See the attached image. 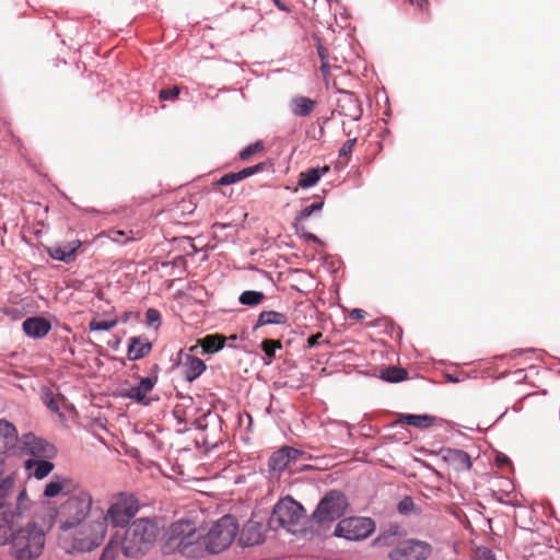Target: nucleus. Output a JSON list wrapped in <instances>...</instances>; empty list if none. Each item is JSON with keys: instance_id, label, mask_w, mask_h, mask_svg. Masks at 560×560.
Returning <instances> with one entry per match:
<instances>
[{"instance_id": "obj_1", "label": "nucleus", "mask_w": 560, "mask_h": 560, "mask_svg": "<svg viewBox=\"0 0 560 560\" xmlns=\"http://www.w3.org/2000/svg\"><path fill=\"white\" fill-rule=\"evenodd\" d=\"M106 528L103 521H86L69 532H60L59 544L67 553L89 552L103 542Z\"/></svg>"}, {"instance_id": "obj_2", "label": "nucleus", "mask_w": 560, "mask_h": 560, "mask_svg": "<svg viewBox=\"0 0 560 560\" xmlns=\"http://www.w3.org/2000/svg\"><path fill=\"white\" fill-rule=\"evenodd\" d=\"M92 505L93 495L80 486L58 508L59 532H69V529L89 521Z\"/></svg>"}, {"instance_id": "obj_3", "label": "nucleus", "mask_w": 560, "mask_h": 560, "mask_svg": "<svg viewBox=\"0 0 560 560\" xmlns=\"http://www.w3.org/2000/svg\"><path fill=\"white\" fill-rule=\"evenodd\" d=\"M158 536L155 524L148 518H139L127 528L120 542V549L127 558H138L144 555Z\"/></svg>"}, {"instance_id": "obj_4", "label": "nucleus", "mask_w": 560, "mask_h": 560, "mask_svg": "<svg viewBox=\"0 0 560 560\" xmlns=\"http://www.w3.org/2000/svg\"><path fill=\"white\" fill-rule=\"evenodd\" d=\"M45 547V532L35 522L16 529L10 551L18 560H34Z\"/></svg>"}, {"instance_id": "obj_5", "label": "nucleus", "mask_w": 560, "mask_h": 560, "mask_svg": "<svg viewBox=\"0 0 560 560\" xmlns=\"http://www.w3.org/2000/svg\"><path fill=\"white\" fill-rule=\"evenodd\" d=\"M238 533V524L232 515H224L214 522L202 541L210 553H219L226 549Z\"/></svg>"}, {"instance_id": "obj_6", "label": "nucleus", "mask_w": 560, "mask_h": 560, "mask_svg": "<svg viewBox=\"0 0 560 560\" xmlns=\"http://www.w3.org/2000/svg\"><path fill=\"white\" fill-rule=\"evenodd\" d=\"M305 517V510L291 497L280 500L273 508L269 524L273 528H284L295 533Z\"/></svg>"}, {"instance_id": "obj_7", "label": "nucleus", "mask_w": 560, "mask_h": 560, "mask_svg": "<svg viewBox=\"0 0 560 560\" xmlns=\"http://www.w3.org/2000/svg\"><path fill=\"white\" fill-rule=\"evenodd\" d=\"M138 511L139 503L133 495L119 493L106 511L103 522H108L113 527H125Z\"/></svg>"}, {"instance_id": "obj_8", "label": "nucleus", "mask_w": 560, "mask_h": 560, "mask_svg": "<svg viewBox=\"0 0 560 560\" xmlns=\"http://www.w3.org/2000/svg\"><path fill=\"white\" fill-rule=\"evenodd\" d=\"M346 508L345 495L338 491H330L320 500L313 513V518L317 523L334 522L345 514Z\"/></svg>"}, {"instance_id": "obj_9", "label": "nucleus", "mask_w": 560, "mask_h": 560, "mask_svg": "<svg viewBox=\"0 0 560 560\" xmlns=\"http://www.w3.org/2000/svg\"><path fill=\"white\" fill-rule=\"evenodd\" d=\"M375 529L374 522L369 517H348L335 527L334 535L347 540H362Z\"/></svg>"}, {"instance_id": "obj_10", "label": "nucleus", "mask_w": 560, "mask_h": 560, "mask_svg": "<svg viewBox=\"0 0 560 560\" xmlns=\"http://www.w3.org/2000/svg\"><path fill=\"white\" fill-rule=\"evenodd\" d=\"M431 546L421 540L400 541L389 553L390 560H425L431 555Z\"/></svg>"}, {"instance_id": "obj_11", "label": "nucleus", "mask_w": 560, "mask_h": 560, "mask_svg": "<svg viewBox=\"0 0 560 560\" xmlns=\"http://www.w3.org/2000/svg\"><path fill=\"white\" fill-rule=\"evenodd\" d=\"M168 539L175 548L185 551L198 539L194 523L186 520L173 523L168 530Z\"/></svg>"}, {"instance_id": "obj_12", "label": "nucleus", "mask_w": 560, "mask_h": 560, "mask_svg": "<svg viewBox=\"0 0 560 560\" xmlns=\"http://www.w3.org/2000/svg\"><path fill=\"white\" fill-rule=\"evenodd\" d=\"M20 448L22 454L32 455L34 457L33 459L51 458L56 454L54 445L40 438H37L33 433H26L22 436Z\"/></svg>"}, {"instance_id": "obj_13", "label": "nucleus", "mask_w": 560, "mask_h": 560, "mask_svg": "<svg viewBox=\"0 0 560 560\" xmlns=\"http://www.w3.org/2000/svg\"><path fill=\"white\" fill-rule=\"evenodd\" d=\"M79 487L80 485L73 481L71 478L54 475L51 480L46 483L43 495L49 499L56 498L60 494L70 495Z\"/></svg>"}, {"instance_id": "obj_14", "label": "nucleus", "mask_w": 560, "mask_h": 560, "mask_svg": "<svg viewBox=\"0 0 560 560\" xmlns=\"http://www.w3.org/2000/svg\"><path fill=\"white\" fill-rule=\"evenodd\" d=\"M338 112L350 120H359L362 116V108L359 100L353 93L341 92L338 98Z\"/></svg>"}, {"instance_id": "obj_15", "label": "nucleus", "mask_w": 560, "mask_h": 560, "mask_svg": "<svg viewBox=\"0 0 560 560\" xmlns=\"http://www.w3.org/2000/svg\"><path fill=\"white\" fill-rule=\"evenodd\" d=\"M302 453L294 448V447H291V446H282L280 450H278L277 452H275L271 457L269 458V463H268V466H269V469L272 470V471H283L287 466L293 462V460H296V458L301 455Z\"/></svg>"}, {"instance_id": "obj_16", "label": "nucleus", "mask_w": 560, "mask_h": 560, "mask_svg": "<svg viewBox=\"0 0 560 560\" xmlns=\"http://www.w3.org/2000/svg\"><path fill=\"white\" fill-rule=\"evenodd\" d=\"M435 420L436 418L430 415L402 413L393 422L387 423V429L404 427L405 424L412 425L418 429H427L432 427L435 423Z\"/></svg>"}, {"instance_id": "obj_17", "label": "nucleus", "mask_w": 560, "mask_h": 560, "mask_svg": "<svg viewBox=\"0 0 560 560\" xmlns=\"http://www.w3.org/2000/svg\"><path fill=\"white\" fill-rule=\"evenodd\" d=\"M51 329V324L48 319L40 316H33L26 318L22 324L23 332L32 339L44 338Z\"/></svg>"}, {"instance_id": "obj_18", "label": "nucleus", "mask_w": 560, "mask_h": 560, "mask_svg": "<svg viewBox=\"0 0 560 560\" xmlns=\"http://www.w3.org/2000/svg\"><path fill=\"white\" fill-rule=\"evenodd\" d=\"M156 384L155 377H144L136 386L126 389L121 396L132 399L137 402H144L147 395L153 389Z\"/></svg>"}, {"instance_id": "obj_19", "label": "nucleus", "mask_w": 560, "mask_h": 560, "mask_svg": "<svg viewBox=\"0 0 560 560\" xmlns=\"http://www.w3.org/2000/svg\"><path fill=\"white\" fill-rule=\"evenodd\" d=\"M316 102L310 97L295 95L290 98L288 106L290 113L295 117H306L315 108Z\"/></svg>"}, {"instance_id": "obj_20", "label": "nucleus", "mask_w": 560, "mask_h": 560, "mask_svg": "<svg viewBox=\"0 0 560 560\" xmlns=\"http://www.w3.org/2000/svg\"><path fill=\"white\" fill-rule=\"evenodd\" d=\"M443 458L456 469H470L471 460L468 453L457 448L442 450Z\"/></svg>"}, {"instance_id": "obj_21", "label": "nucleus", "mask_w": 560, "mask_h": 560, "mask_svg": "<svg viewBox=\"0 0 560 560\" xmlns=\"http://www.w3.org/2000/svg\"><path fill=\"white\" fill-rule=\"evenodd\" d=\"M4 474V459L0 458V510L3 509L12 495L15 478Z\"/></svg>"}, {"instance_id": "obj_22", "label": "nucleus", "mask_w": 560, "mask_h": 560, "mask_svg": "<svg viewBox=\"0 0 560 560\" xmlns=\"http://www.w3.org/2000/svg\"><path fill=\"white\" fill-rule=\"evenodd\" d=\"M262 541L261 526L258 523H247L240 535V542L245 546L258 545Z\"/></svg>"}, {"instance_id": "obj_23", "label": "nucleus", "mask_w": 560, "mask_h": 560, "mask_svg": "<svg viewBox=\"0 0 560 560\" xmlns=\"http://www.w3.org/2000/svg\"><path fill=\"white\" fill-rule=\"evenodd\" d=\"M14 514L3 512L0 514V546L10 545L12 546L13 537L15 536L16 529L13 528Z\"/></svg>"}, {"instance_id": "obj_24", "label": "nucleus", "mask_w": 560, "mask_h": 560, "mask_svg": "<svg viewBox=\"0 0 560 560\" xmlns=\"http://www.w3.org/2000/svg\"><path fill=\"white\" fill-rule=\"evenodd\" d=\"M26 469H32V475L42 480L46 478L52 470L54 464L48 458L27 459L25 460Z\"/></svg>"}, {"instance_id": "obj_25", "label": "nucleus", "mask_w": 560, "mask_h": 560, "mask_svg": "<svg viewBox=\"0 0 560 560\" xmlns=\"http://www.w3.org/2000/svg\"><path fill=\"white\" fill-rule=\"evenodd\" d=\"M328 172V166L308 168L300 174L298 184L301 188H311L315 186L320 179V177L327 174Z\"/></svg>"}, {"instance_id": "obj_26", "label": "nucleus", "mask_w": 560, "mask_h": 560, "mask_svg": "<svg viewBox=\"0 0 560 560\" xmlns=\"http://www.w3.org/2000/svg\"><path fill=\"white\" fill-rule=\"evenodd\" d=\"M184 369L185 378L192 382L205 372L206 364L201 359L187 354Z\"/></svg>"}, {"instance_id": "obj_27", "label": "nucleus", "mask_w": 560, "mask_h": 560, "mask_svg": "<svg viewBox=\"0 0 560 560\" xmlns=\"http://www.w3.org/2000/svg\"><path fill=\"white\" fill-rule=\"evenodd\" d=\"M288 323V316L277 311H264L259 314L254 329L266 325H284Z\"/></svg>"}, {"instance_id": "obj_28", "label": "nucleus", "mask_w": 560, "mask_h": 560, "mask_svg": "<svg viewBox=\"0 0 560 560\" xmlns=\"http://www.w3.org/2000/svg\"><path fill=\"white\" fill-rule=\"evenodd\" d=\"M151 350V343L142 341L137 337L130 339L127 355L130 361H137L145 357Z\"/></svg>"}, {"instance_id": "obj_29", "label": "nucleus", "mask_w": 560, "mask_h": 560, "mask_svg": "<svg viewBox=\"0 0 560 560\" xmlns=\"http://www.w3.org/2000/svg\"><path fill=\"white\" fill-rule=\"evenodd\" d=\"M79 246L80 242H78L75 245L68 244L66 246H55L48 248V254L55 260L69 262L72 259Z\"/></svg>"}, {"instance_id": "obj_30", "label": "nucleus", "mask_w": 560, "mask_h": 560, "mask_svg": "<svg viewBox=\"0 0 560 560\" xmlns=\"http://www.w3.org/2000/svg\"><path fill=\"white\" fill-rule=\"evenodd\" d=\"M324 207V201L314 202L304 207L295 217L293 228L296 233H300L301 224L304 223L313 213L319 212Z\"/></svg>"}, {"instance_id": "obj_31", "label": "nucleus", "mask_w": 560, "mask_h": 560, "mask_svg": "<svg viewBox=\"0 0 560 560\" xmlns=\"http://www.w3.org/2000/svg\"><path fill=\"white\" fill-rule=\"evenodd\" d=\"M225 339L219 335H208L201 341L203 353H215L224 347Z\"/></svg>"}, {"instance_id": "obj_32", "label": "nucleus", "mask_w": 560, "mask_h": 560, "mask_svg": "<svg viewBox=\"0 0 560 560\" xmlns=\"http://www.w3.org/2000/svg\"><path fill=\"white\" fill-rule=\"evenodd\" d=\"M265 300V294L260 291L246 290L238 296V302L245 306H257Z\"/></svg>"}, {"instance_id": "obj_33", "label": "nucleus", "mask_w": 560, "mask_h": 560, "mask_svg": "<svg viewBox=\"0 0 560 560\" xmlns=\"http://www.w3.org/2000/svg\"><path fill=\"white\" fill-rule=\"evenodd\" d=\"M282 345L279 340L273 339H265L261 342V350L265 352L267 360L265 361V364L269 365L271 364L272 360L276 357V350L281 349Z\"/></svg>"}, {"instance_id": "obj_34", "label": "nucleus", "mask_w": 560, "mask_h": 560, "mask_svg": "<svg viewBox=\"0 0 560 560\" xmlns=\"http://www.w3.org/2000/svg\"><path fill=\"white\" fill-rule=\"evenodd\" d=\"M31 500L27 497L26 489H22L18 493L16 498V506H15V515L22 516L26 511L31 508Z\"/></svg>"}, {"instance_id": "obj_35", "label": "nucleus", "mask_w": 560, "mask_h": 560, "mask_svg": "<svg viewBox=\"0 0 560 560\" xmlns=\"http://www.w3.org/2000/svg\"><path fill=\"white\" fill-rule=\"evenodd\" d=\"M408 372L404 368L387 366V383H399L407 378Z\"/></svg>"}, {"instance_id": "obj_36", "label": "nucleus", "mask_w": 560, "mask_h": 560, "mask_svg": "<svg viewBox=\"0 0 560 560\" xmlns=\"http://www.w3.org/2000/svg\"><path fill=\"white\" fill-rule=\"evenodd\" d=\"M117 324L118 320L116 318L107 320L92 319L89 324V327L92 331H108L113 329Z\"/></svg>"}, {"instance_id": "obj_37", "label": "nucleus", "mask_w": 560, "mask_h": 560, "mask_svg": "<svg viewBox=\"0 0 560 560\" xmlns=\"http://www.w3.org/2000/svg\"><path fill=\"white\" fill-rule=\"evenodd\" d=\"M119 552V545L114 539H110L105 546L100 560H115Z\"/></svg>"}, {"instance_id": "obj_38", "label": "nucleus", "mask_w": 560, "mask_h": 560, "mask_svg": "<svg viewBox=\"0 0 560 560\" xmlns=\"http://www.w3.org/2000/svg\"><path fill=\"white\" fill-rule=\"evenodd\" d=\"M415 510V502L411 497L406 495L397 504V511L401 515H409Z\"/></svg>"}, {"instance_id": "obj_39", "label": "nucleus", "mask_w": 560, "mask_h": 560, "mask_svg": "<svg viewBox=\"0 0 560 560\" xmlns=\"http://www.w3.org/2000/svg\"><path fill=\"white\" fill-rule=\"evenodd\" d=\"M264 149V145L260 141H257L253 144L247 145L240 152V159L245 161L248 160L253 154L261 151Z\"/></svg>"}, {"instance_id": "obj_40", "label": "nucleus", "mask_w": 560, "mask_h": 560, "mask_svg": "<svg viewBox=\"0 0 560 560\" xmlns=\"http://www.w3.org/2000/svg\"><path fill=\"white\" fill-rule=\"evenodd\" d=\"M145 323L150 327L158 328L161 324V314L155 308H148L145 312Z\"/></svg>"}, {"instance_id": "obj_41", "label": "nucleus", "mask_w": 560, "mask_h": 560, "mask_svg": "<svg viewBox=\"0 0 560 560\" xmlns=\"http://www.w3.org/2000/svg\"><path fill=\"white\" fill-rule=\"evenodd\" d=\"M264 168V163L256 164L254 166H248L243 168L240 172H236L238 179L242 180L248 176H252L256 174L257 172L261 171Z\"/></svg>"}, {"instance_id": "obj_42", "label": "nucleus", "mask_w": 560, "mask_h": 560, "mask_svg": "<svg viewBox=\"0 0 560 560\" xmlns=\"http://www.w3.org/2000/svg\"><path fill=\"white\" fill-rule=\"evenodd\" d=\"M475 560H497L492 550L488 547H479L475 552Z\"/></svg>"}, {"instance_id": "obj_43", "label": "nucleus", "mask_w": 560, "mask_h": 560, "mask_svg": "<svg viewBox=\"0 0 560 560\" xmlns=\"http://www.w3.org/2000/svg\"><path fill=\"white\" fill-rule=\"evenodd\" d=\"M179 94V89L177 86H173L171 89H164L160 91V98L164 101L175 100Z\"/></svg>"}, {"instance_id": "obj_44", "label": "nucleus", "mask_w": 560, "mask_h": 560, "mask_svg": "<svg viewBox=\"0 0 560 560\" xmlns=\"http://www.w3.org/2000/svg\"><path fill=\"white\" fill-rule=\"evenodd\" d=\"M355 142H357L355 138L347 140L339 150V158L349 156L353 151V147H354Z\"/></svg>"}, {"instance_id": "obj_45", "label": "nucleus", "mask_w": 560, "mask_h": 560, "mask_svg": "<svg viewBox=\"0 0 560 560\" xmlns=\"http://www.w3.org/2000/svg\"><path fill=\"white\" fill-rule=\"evenodd\" d=\"M240 182L236 173H228L220 177L218 180L219 185L226 186Z\"/></svg>"}, {"instance_id": "obj_46", "label": "nucleus", "mask_w": 560, "mask_h": 560, "mask_svg": "<svg viewBox=\"0 0 560 560\" xmlns=\"http://www.w3.org/2000/svg\"><path fill=\"white\" fill-rule=\"evenodd\" d=\"M45 404L52 412L59 411V405H58L57 400L55 399L54 394L51 392H47L45 394Z\"/></svg>"}, {"instance_id": "obj_47", "label": "nucleus", "mask_w": 560, "mask_h": 560, "mask_svg": "<svg viewBox=\"0 0 560 560\" xmlns=\"http://www.w3.org/2000/svg\"><path fill=\"white\" fill-rule=\"evenodd\" d=\"M386 329H387V335L390 334L392 338H394V336H396L399 339L401 338L402 331H401L400 327H396L395 324L392 320H389L388 318H387Z\"/></svg>"}, {"instance_id": "obj_48", "label": "nucleus", "mask_w": 560, "mask_h": 560, "mask_svg": "<svg viewBox=\"0 0 560 560\" xmlns=\"http://www.w3.org/2000/svg\"><path fill=\"white\" fill-rule=\"evenodd\" d=\"M317 52H318V57L320 58V61L329 60L328 49L326 47H324L320 43L317 44Z\"/></svg>"}, {"instance_id": "obj_49", "label": "nucleus", "mask_w": 560, "mask_h": 560, "mask_svg": "<svg viewBox=\"0 0 560 560\" xmlns=\"http://www.w3.org/2000/svg\"><path fill=\"white\" fill-rule=\"evenodd\" d=\"M301 237H303L304 240L306 241H313V242H318V237L310 232H306L304 230V226H303V223L301 224V230H300V233H298Z\"/></svg>"}, {"instance_id": "obj_50", "label": "nucleus", "mask_w": 560, "mask_h": 560, "mask_svg": "<svg viewBox=\"0 0 560 560\" xmlns=\"http://www.w3.org/2000/svg\"><path fill=\"white\" fill-rule=\"evenodd\" d=\"M323 337V335L320 332H317L315 335H312L307 341H306V347L307 348H313L315 347L317 343H318V340Z\"/></svg>"}, {"instance_id": "obj_51", "label": "nucleus", "mask_w": 560, "mask_h": 560, "mask_svg": "<svg viewBox=\"0 0 560 560\" xmlns=\"http://www.w3.org/2000/svg\"><path fill=\"white\" fill-rule=\"evenodd\" d=\"M320 71L324 75L325 79H327L329 72H330V68H331V65H330V61H320Z\"/></svg>"}, {"instance_id": "obj_52", "label": "nucleus", "mask_w": 560, "mask_h": 560, "mask_svg": "<svg viewBox=\"0 0 560 560\" xmlns=\"http://www.w3.org/2000/svg\"><path fill=\"white\" fill-rule=\"evenodd\" d=\"M411 5L423 9L427 4V0H410Z\"/></svg>"}, {"instance_id": "obj_53", "label": "nucleus", "mask_w": 560, "mask_h": 560, "mask_svg": "<svg viewBox=\"0 0 560 560\" xmlns=\"http://www.w3.org/2000/svg\"><path fill=\"white\" fill-rule=\"evenodd\" d=\"M363 311L360 308H354L351 311L350 316L351 318H363Z\"/></svg>"}, {"instance_id": "obj_54", "label": "nucleus", "mask_w": 560, "mask_h": 560, "mask_svg": "<svg viewBox=\"0 0 560 560\" xmlns=\"http://www.w3.org/2000/svg\"><path fill=\"white\" fill-rule=\"evenodd\" d=\"M399 534V527L398 526H388L387 527V536H395Z\"/></svg>"}, {"instance_id": "obj_55", "label": "nucleus", "mask_w": 560, "mask_h": 560, "mask_svg": "<svg viewBox=\"0 0 560 560\" xmlns=\"http://www.w3.org/2000/svg\"><path fill=\"white\" fill-rule=\"evenodd\" d=\"M497 462H498V464L501 466L502 464L508 463V462H509V458H508L506 456H504V455H499V456L497 457Z\"/></svg>"}, {"instance_id": "obj_56", "label": "nucleus", "mask_w": 560, "mask_h": 560, "mask_svg": "<svg viewBox=\"0 0 560 560\" xmlns=\"http://www.w3.org/2000/svg\"><path fill=\"white\" fill-rule=\"evenodd\" d=\"M377 373H378L377 376L381 380L385 381V368H380Z\"/></svg>"}, {"instance_id": "obj_57", "label": "nucleus", "mask_w": 560, "mask_h": 560, "mask_svg": "<svg viewBox=\"0 0 560 560\" xmlns=\"http://www.w3.org/2000/svg\"><path fill=\"white\" fill-rule=\"evenodd\" d=\"M229 339H230L231 341H234V340H236V339H237V336H236V335H231V336L229 337Z\"/></svg>"}, {"instance_id": "obj_58", "label": "nucleus", "mask_w": 560, "mask_h": 560, "mask_svg": "<svg viewBox=\"0 0 560 560\" xmlns=\"http://www.w3.org/2000/svg\"><path fill=\"white\" fill-rule=\"evenodd\" d=\"M226 225L225 224H214V228H220V229H224Z\"/></svg>"}, {"instance_id": "obj_59", "label": "nucleus", "mask_w": 560, "mask_h": 560, "mask_svg": "<svg viewBox=\"0 0 560 560\" xmlns=\"http://www.w3.org/2000/svg\"><path fill=\"white\" fill-rule=\"evenodd\" d=\"M525 350H518V353H523ZM526 351H529V352H533L535 351L534 349H527Z\"/></svg>"}, {"instance_id": "obj_60", "label": "nucleus", "mask_w": 560, "mask_h": 560, "mask_svg": "<svg viewBox=\"0 0 560 560\" xmlns=\"http://www.w3.org/2000/svg\"><path fill=\"white\" fill-rule=\"evenodd\" d=\"M452 382H457V378H454L452 376L448 377Z\"/></svg>"}]
</instances>
